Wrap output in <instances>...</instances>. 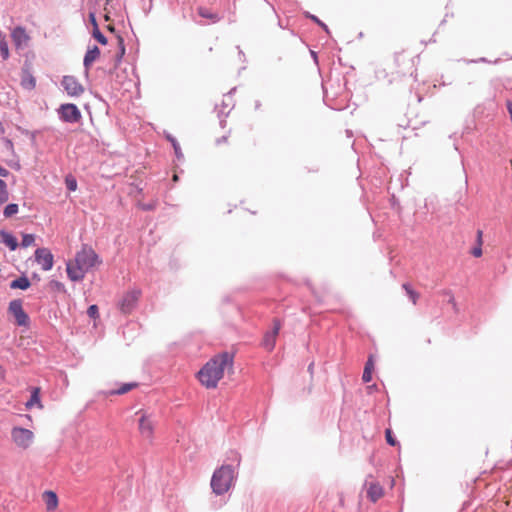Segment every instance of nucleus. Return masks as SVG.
<instances>
[{"instance_id":"obj_48","label":"nucleus","mask_w":512,"mask_h":512,"mask_svg":"<svg viewBox=\"0 0 512 512\" xmlns=\"http://www.w3.org/2000/svg\"><path fill=\"white\" fill-rule=\"evenodd\" d=\"M311 54H312V57H314V59H317V55L315 52L312 51Z\"/></svg>"},{"instance_id":"obj_14","label":"nucleus","mask_w":512,"mask_h":512,"mask_svg":"<svg viewBox=\"0 0 512 512\" xmlns=\"http://www.w3.org/2000/svg\"><path fill=\"white\" fill-rule=\"evenodd\" d=\"M99 56L100 49L96 45H94L91 48H88L83 59V65L85 67L86 73H88L89 68Z\"/></svg>"},{"instance_id":"obj_30","label":"nucleus","mask_w":512,"mask_h":512,"mask_svg":"<svg viewBox=\"0 0 512 512\" xmlns=\"http://www.w3.org/2000/svg\"><path fill=\"white\" fill-rule=\"evenodd\" d=\"M93 37L102 45H106L108 40L107 37L99 30L98 27L93 28Z\"/></svg>"},{"instance_id":"obj_9","label":"nucleus","mask_w":512,"mask_h":512,"mask_svg":"<svg viewBox=\"0 0 512 512\" xmlns=\"http://www.w3.org/2000/svg\"><path fill=\"white\" fill-rule=\"evenodd\" d=\"M35 261L41 266L42 270L49 271L54 264V257L47 248H38L35 251Z\"/></svg>"},{"instance_id":"obj_47","label":"nucleus","mask_w":512,"mask_h":512,"mask_svg":"<svg viewBox=\"0 0 512 512\" xmlns=\"http://www.w3.org/2000/svg\"><path fill=\"white\" fill-rule=\"evenodd\" d=\"M449 302H450V303H455V299H454V297H453V296H451V297H450Z\"/></svg>"},{"instance_id":"obj_23","label":"nucleus","mask_w":512,"mask_h":512,"mask_svg":"<svg viewBox=\"0 0 512 512\" xmlns=\"http://www.w3.org/2000/svg\"><path fill=\"white\" fill-rule=\"evenodd\" d=\"M136 386H137V383H135V382L124 383L118 389L111 390L109 392V394L110 395H122V394H125V393L129 392L130 390H132Z\"/></svg>"},{"instance_id":"obj_37","label":"nucleus","mask_w":512,"mask_h":512,"mask_svg":"<svg viewBox=\"0 0 512 512\" xmlns=\"http://www.w3.org/2000/svg\"><path fill=\"white\" fill-rule=\"evenodd\" d=\"M87 314L91 318H96L98 316V306L97 305H90L87 309Z\"/></svg>"},{"instance_id":"obj_13","label":"nucleus","mask_w":512,"mask_h":512,"mask_svg":"<svg viewBox=\"0 0 512 512\" xmlns=\"http://www.w3.org/2000/svg\"><path fill=\"white\" fill-rule=\"evenodd\" d=\"M11 37L15 46L18 48L23 45H26L30 39L28 34L26 33L25 28H23L22 26L15 27L11 32Z\"/></svg>"},{"instance_id":"obj_45","label":"nucleus","mask_w":512,"mask_h":512,"mask_svg":"<svg viewBox=\"0 0 512 512\" xmlns=\"http://www.w3.org/2000/svg\"><path fill=\"white\" fill-rule=\"evenodd\" d=\"M227 141V136H222L221 138H218L216 143L217 144H221L223 142H226Z\"/></svg>"},{"instance_id":"obj_11","label":"nucleus","mask_w":512,"mask_h":512,"mask_svg":"<svg viewBox=\"0 0 512 512\" xmlns=\"http://www.w3.org/2000/svg\"><path fill=\"white\" fill-rule=\"evenodd\" d=\"M281 329V323L279 320L274 319L273 321V328L271 331L266 332L264 335L262 346L268 350L271 351L275 347L276 343V337Z\"/></svg>"},{"instance_id":"obj_27","label":"nucleus","mask_w":512,"mask_h":512,"mask_svg":"<svg viewBox=\"0 0 512 512\" xmlns=\"http://www.w3.org/2000/svg\"><path fill=\"white\" fill-rule=\"evenodd\" d=\"M9 193L7 189V184L5 181L0 179V205L8 201Z\"/></svg>"},{"instance_id":"obj_18","label":"nucleus","mask_w":512,"mask_h":512,"mask_svg":"<svg viewBox=\"0 0 512 512\" xmlns=\"http://www.w3.org/2000/svg\"><path fill=\"white\" fill-rule=\"evenodd\" d=\"M383 495V488L379 483H371L367 490V497L372 501L376 502Z\"/></svg>"},{"instance_id":"obj_32","label":"nucleus","mask_w":512,"mask_h":512,"mask_svg":"<svg viewBox=\"0 0 512 512\" xmlns=\"http://www.w3.org/2000/svg\"><path fill=\"white\" fill-rule=\"evenodd\" d=\"M305 16L309 19H311L313 22H315L317 25H319L326 33H329L328 26L322 22L317 16L310 14L309 12L305 13Z\"/></svg>"},{"instance_id":"obj_28","label":"nucleus","mask_w":512,"mask_h":512,"mask_svg":"<svg viewBox=\"0 0 512 512\" xmlns=\"http://www.w3.org/2000/svg\"><path fill=\"white\" fill-rule=\"evenodd\" d=\"M65 184L69 191L74 192L77 190V180L73 175L68 174L65 177Z\"/></svg>"},{"instance_id":"obj_17","label":"nucleus","mask_w":512,"mask_h":512,"mask_svg":"<svg viewBox=\"0 0 512 512\" xmlns=\"http://www.w3.org/2000/svg\"><path fill=\"white\" fill-rule=\"evenodd\" d=\"M21 86L26 90H33L36 86V80L28 70H22Z\"/></svg>"},{"instance_id":"obj_21","label":"nucleus","mask_w":512,"mask_h":512,"mask_svg":"<svg viewBox=\"0 0 512 512\" xmlns=\"http://www.w3.org/2000/svg\"><path fill=\"white\" fill-rule=\"evenodd\" d=\"M374 369L373 356L370 355L367 362L365 363L364 371L362 374V380L368 383L372 380V370Z\"/></svg>"},{"instance_id":"obj_20","label":"nucleus","mask_w":512,"mask_h":512,"mask_svg":"<svg viewBox=\"0 0 512 512\" xmlns=\"http://www.w3.org/2000/svg\"><path fill=\"white\" fill-rule=\"evenodd\" d=\"M30 285L31 283L29 279L26 276H21L11 281L10 288L26 290L30 287Z\"/></svg>"},{"instance_id":"obj_3","label":"nucleus","mask_w":512,"mask_h":512,"mask_svg":"<svg viewBox=\"0 0 512 512\" xmlns=\"http://www.w3.org/2000/svg\"><path fill=\"white\" fill-rule=\"evenodd\" d=\"M74 260L76 263L80 264L86 272H89L92 268L101 263L98 254L87 245H84L82 249L76 253Z\"/></svg>"},{"instance_id":"obj_33","label":"nucleus","mask_w":512,"mask_h":512,"mask_svg":"<svg viewBox=\"0 0 512 512\" xmlns=\"http://www.w3.org/2000/svg\"><path fill=\"white\" fill-rule=\"evenodd\" d=\"M35 241L34 234H23L21 245L24 248L31 246Z\"/></svg>"},{"instance_id":"obj_34","label":"nucleus","mask_w":512,"mask_h":512,"mask_svg":"<svg viewBox=\"0 0 512 512\" xmlns=\"http://www.w3.org/2000/svg\"><path fill=\"white\" fill-rule=\"evenodd\" d=\"M50 286L51 288L54 290V291H57V292H60V293H66V288H65V285L60 282V281H57V280H52L50 282Z\"/></svg>"},{"instance_id":"obj_43","label":"nucleus","mask_w":512,"mask_h":512,"mask_svg":"<svg viewBox=\"0 0 512 512\" xmlns=\"http://www.w3.org/2000/svg\"><path fill=\"white\" fill-rule=\"evenodd\" d=\"M477 241L479 245H482V231L478 230L477 232Z\"/></svg>"},{"instance_id":"obj_7","label":"nucleus","mask_w":512,"mask_h":512,"mask_svg":"<svg viewBox=\"0 0 512 512\" xmlns=\"http://www.w3.org/2000/svg\"><path fill=\"white\" fill-rule=\"evenodd\" d=\"M140 294V290L137 289L126 292L119 302L121 312L125 314L130 313L136 307Z\"/></svg>"},{"instance_id":"obj_41","label":"nucleus","mask_w":512,"mask_h":512,"mask_svg":"<svg viewBox=\"0 0 512 512\" xmlns=\"http://www.w3.org/2000/svg\"><path fill=\"white\" fill-rule=\"evenodd\" d=\"M506 107H507V110L509 112L510 119L512 121V101L511 100H507L506 101Z\"/></svg>"},{"instance_id":"obj_6","label":"nucleus","mask_w":512,"mask_h":512,"mask_svg":"<svg viewBox=\"0 0 512 512\" xmlns=\"http://www.w3.org/2000/svg\"><path fill=\"white\" fill-rule=\"evenodd\" d=\"M8 311L14 316L18 326H27L29 324V316L24 311L20 299L12 300L9 303Z\"/></svg>"},{"instance_id":"obj_40","label":"nucleus","mask_w":512,"mask_h":512,"mask_svg":"<svg viewBox=\"0 0 512 512\" xmlns=\"http://www.w3.org/2000/svg\"><path fill=\"white\" fill-rule=\"evenodd\" d=\"M10 175V172L9 170H7L6 168L2 167L0 165V176L1 177H8Z\"/></svg>"},{"instance_id":"obj_22","label":"nucleus","mask_w":512,"mask_h":512,"mask_svg":"<svg viewBox=\"0 0 512 512\" xmlns=\"http://www.w3.org/2000/svg\"><path fill=\"white\" fill-rule=\"evenodd\" d=\"M36 404L39 407H42L40 397H39V388L33 389L30 399L26 402L25 406L27 409H31Z\"/></svg>"},{"instance_id":"obj_42","label":"nucleus","mask_w":512,"mask_h":512,"mask_svg":"<svg viewBox=\"0 0 512 512\" xmlns=\"http://www.w3.org/2000/svg\"><path fill=\"white\" fill-rule=\"evenodd\" d=\"M89 18H90L91 23L93 24V28L98 27L95 15L93 13H90Z\"/></svg>"},{"instance_id":"obj_50","label":"nucleus","mask_w":512,"mask_h":512,"mask_svg":"<svg viewBox=\"0 0 512 512\" xmlns=\"http://www.w3.org/2000/svg\"><path fill=\"white\" fill-rule=\"evenodd\" d=\"M25 417H26L28 420H30V419H31L30 415H25Z\"/></svg>"},{"instance_id":"obj_1","label":"nucleus","mask_w":512,"mask_h":512,"mask_svg":"<svg viewBox=\"0 0 512 512\" xmlns=\"http://www.w3.org/2000/svg\"><path fill=\"white\" fill-rule=\"evenodd\" d=\"M233 356L228 352L220 353L210 359L198 372L200 383L208 389L216 388L227 367H232Z\"/></svg>"},{"instance_id":"obj_2","label":"nucleus","mask_w":512,"mask_h":512,"mask_svg":"<svg viewBox=\"0 0 512 512\" xmlns=\"http://www.w3.org/2000/svg\"><path fill=\"white\" fill-rule=\"evenodd\" d=\"M237 478V471L232 465H222L217 468L211 478L210 486L213 493L223 495L227 493Z\"/></svg>"},{"instance_id":"obj_25","label":"nucleus","mask_w":512,"mask_h":512,"mask_svg":"<svg viewBox=\"0 0 512 512\" xmlns=\"http://www.w3.org/2000/svg\"><path fill=\"white\" fill-rule=\"evenodd\" d=\"M0 54L6 60L9 57V47L4 35L0 34Z\"/></svg>"},{"instance_id":"obj_5","label":"nucleus","mask_w":512,"mask_h":512,"mask_svg":"<svg viewBox=\"0 0 512 512\" xmlns=\"http://www.w3.org/2000/svg\"><path fill=\"white\" fill-rule=\"evenodd\" d=\"M57 112L59 119L65 123H78L82 118L81 111L75 104L72 103L60 105Z\"/></svg>"},{"instance_id":"obj_24","label":"nucleus","mask_w":512,"mask_h":512,"mask_svg":"<svg viewBox=\"0 0 512 512\" xmlns=\"http://www.w3.org/2000/svg\"><path fill=\"white\" fill-rule=\"evenodd\" d=\"M167 140L171 143L172 148L174 149L175 155L178 159L183 158V154L180 148V145L175 137H173L171 134L166 135Z\"/></svg>"},{"instance_id":"obj_31","label":"nucleus","mask_w":512,"mask_h":512,"mask_svg":"<svg viewBox=\"0 0 512 512\" xmlns=\"http://www.w3.org/2000/svg\"><path fill=\"white\" fill-rule=\"evenodd\" d=\"M403 288L405 289L407 295L409 296V298L411 299L412 303L413 304H416L417 302V299L419 297V294L417 292H415L409 284L407 283H404L403 284Z\"/></svg>"},{"instance_id":"obj_16","label":"nucleus","mask_w":512,"mask_h":512,"mask_svg":"<svg viewBox=\"0 0 512 512\" xmlns=\"http://www.w3.org/2000/svg\"><path fill=\"white\" fill-rule=\"evenodd\" d=\"M233 91H235V88H233V89L229 92V94L226 96V98H225V99H223V101H222V108H221V109L219 110V112H218V117H219V118H221V117H222V115L227 116V115H228V113H229V111L232 109L233 104H232V103H231V101H230V96H229V95H230ZM220 125H221V127H224V126H225V120L220 119Z\"/></svg>"},{"instance_id":"obj_29","label":"nucleus","mask_w":512,"mask_h":512,"mask_svg":"<svg viewBox=\"0 0 512 512\" xmlns=\"http://www.w3.org/2000/svg\"><path fill=\"white\" fill-rule=\"evenodd\" d=\"M19 207L15 203H10L4 208V216L9 218L18 213Z\"/></svg>"},{"instance_id":"obj_15","label":"nucleus","mask_w":512,"mask_h":512,"mask_svg":"<svg viewBox=\"0 0 512 512\" xmlns=\"http://www.w3.org/2000/svg\"><path fill=\"white\" fill-rule=\"evenodd\" d=\"M0 242L6 245L11 251L16 250L18 247L16 237L5 230H0Z\"/></svg>"},{"instance_id":"obj_36","label":"nucleus","mask_w":512,"mask_h":512,"mask_svg":"<svg viewBox=\"0 0 512 512\" xmlns=\"http://www.w3.org/2000/svg\"><path fill=\"white\" fill-rule=\"evenodd\" d=\"M386 441L389 445L395 446L398 444L397 440L393 437L392 431L390 429H386L385 431Z\"/></svg>"},{"instance_id":"obj_46","label":"nucleus","mask_w":512,"mask_h":512,"mask_svg":"<svg viewBox=\"0 0 512 512\" xmlns=\"http://www.w3.org/2000/svg\"><path fill=\"white\" fill-rule=\"evenodd\" d=\"M308 370L312 373V370H313V363H311L308 367Z\"/></svg>"},{"instance_id":"obj_19","label":"nucleus","mask_w":512,"mask_h":512,"mask_svg":"<svg viewBox=\"0 0 512 512\" xmlns=\"http://www.w3.org/2000/svg\"><path fill=\"white\" fill-rule=\"evenodd\" d=\"M44 501L46 504V509L48 511L54 510L58 505V497L53 491H45L44 492Z\"/></svg>"},{"instance_id":"obj_44","label":"nucleus","mask_w":512,"mask_h":512,"mask_svg":"<svg viewBox=\"0 0 512 512\" xmlns=\"http://www.w3.org/2000/svg\"><path fill=\"white\" fill-rule=\"evenodd\" d=\"M468 63H478V62H487V59L482 57V58H479L478 60H469L467 61Z\"/></svg>"},{"instance_id":"obj_35","label":"nucleus","mask_w":512,"mask_h":512,"mask_svg":"<svg viewBox=\"0 0 512 512\" xmlns=\"http://www.w3.org/2000/svg\"><path fill=\"white\" fill-rule=\"evenodd\" d=\"M125 54V45L122 38H119V51L116 55V63L121 62L122 57Z\"/></svg>"},{"instance_id":"obj_38","label":"nucleus","mask_w":512,"mask_h":512,"mask_svg":"<svg viewBox=\"0 0 512 512\" xmlns=\"http://www.w3.org/2000/svg\"><path fill=\"white\" fill-rule=\"evenodd\" d=\"M139 206L144 211H151L155 209L154 203L140 204Z\"/></svg>"},{"instance_id":"obj_49","label":"nucleus","mask_w":512,"mask_h":512,"mask_svg":"<svg viewBox=\"0 0 512 512\" xmlns=\"http://www.w3.org/2000/svg\"><path fill=\"white\" fill-rule=\"evenodd\" d=\"M237 462H238V465H239V464H240V462H241V458H240V456H238V457H237Z\"/></svg>"},{"instance_id":"obj_8","label":"nucleus","mask_w":512,"mask_h":512,"mask_svg":"<svg viewBox=\"0 0 512 512\" xmlns=\"http://www.w3.org/2000/svg\"><path fill=\"white\" fill-rule=\"evenodd\" d=\"M61 85L71 97H78L84 92L83 86L74 76H64L62 78Z\"/></svg>"},{"instance_id":"obj_26","label":"nucleus","mask_w":512,"mask_h":512,"mask_svg":"<svg viewBox=\"0 0 512 512\" xmlns=\"http://www.w3.org/2000/svg\"><path fill=\"white\" fill-rule=\"evenodd\" d=\"M198 14L203 18L212 20L213 22H217L219 20V17L217 14L210 12L208 9H206L204 7L198 8Z\"/></svg>"},{"instance_id":"obj_10","label":"nucleus","mask_w":512,"mask_h":512,"mask_svg":"<svg viewBox=\"0 0 512 512\" xmlns=\"http://www.w3.org/2000/svg\"><path fill=\"white\" fill-rule=\"evenodd\" d=\"M155 421L151 415L143 414L139 418V432L144 439L151 440L153 436Z\"/></svg>"},{"instance_id":"obj_4","label":"nucleus","mask_w":512,"mask_h":512,"mask_svg":"<svg viewBox=\"0 0 512 512\" xmlns=\"http://www.w3.org/2000/svg\"><path fill=\"white\" fill-rule=\"evenodd\" d=\"M11 438L17 447L27 449L34 440V434L29 429L16 426L11 430Z\"/></svg>"},{"instance_id":"obj_39","label":"nucleus","mask_w":512,"mask_h":512,"mask_svg":"<svg viewBox=\"0 0 512 512\" xmlns=\"http://www.w3.org/2000/svg\"><path fill=\"white\" fill-rule=\"evenodd\" d=\"M471 253L474 257H480L482 255L481 245L478 244L477 247H474Z\"/></svg>"},{"instance_id":"obj_12","label":"nucleus","mask_w":512,"mask_h":512,"mask_svg":"<svg viewBox=\"0 0 512 512\" xmlns=\"http://www.w3.org/2000/svg\"><path fill=\"white\" fill-rule=\"evenodd\" d=\"M66 272H67V276L68 278L73 281V282H77V281H81L84 279L85 277V274L87 273L81 266L80 264L76 263L75 261L74 262H68L67 263V266H66Z\"/></svg>"}]
</instances>
